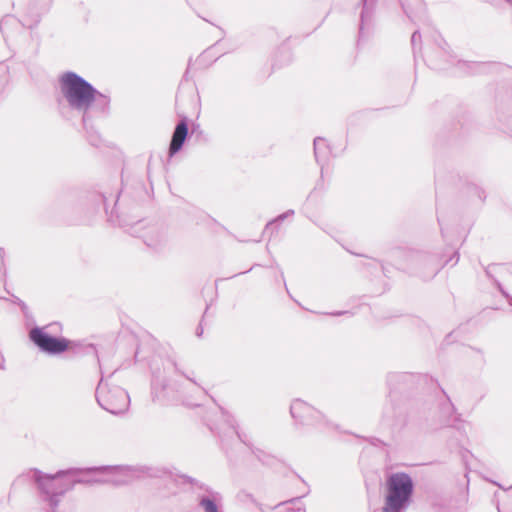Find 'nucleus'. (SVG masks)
I'll return each instance as SVG.
<instances>
[{
    "label": "nucleus",
    "instance_id": "obj_1",
    "mask_svg": "<svg viewBox=\"0 0 512 512\" xmlns=\"http://www.w3.org/2000/svg\"><path fill=\"white\" fill-rule=\"evenodd\" d=\"M384 512H399L410 498L413 491V483L409 475L394 473L386 482Z\"/></svg>",
    "mask_w": 512,
    "mask_h": 512
},
{
    "label": "nucleus",
    "instance_id": "obj_2",
    "mask_svg": "<svg viewBox=\"0 0 512 512\" xmlns=\"http://www.w3.org/2000/svg\"><path fill=\"white\" fill-rule=\"evenodd\" d=\"M31 341L42 351L49 354H60L73 349L74 344L66 338L53 337L41 328H34L30 331Z\"/></svg>",
    "mask_w": 512,
    "mask_h": 512
},
{
    "label": "nucleus",
    "instance_id": "obj_3",
    "mask_svg": "<svg viewBox=\"0 0 512 512\" xmlns=\"http://www.w3.org/2000/svg\"><path fill=\"white\" fill-rule=\"evenodd\" d=\"M62 92L67 96H94L96 90L82 77L73 72H66L59 78Z\"/></svg>",
    "mask_w": 512,
    "mask_h": 512
},
{
    "label": "nucleus",
    "instance_id": "obj_4",
    "mask_svg": "<svg viewBox=\"0 0 512 512\" xmlns=\"http://www.w3.org/2000/svg\"><path fill=\"white\" fill-rule=\"evenodd\" d=\"M187 134H188L187 124L185 122L179 123L175 128V131L173 133L172 140L170 143V153L171 154H174L181 149V147L187 137Z\"/></svg>",
    "mask_w": 512,
    "mask_h": 512
},
{
    "label": "nucleus",
    "instance_id": "obj_5",
    "mask_svg": "<svg viewBox=\"0 0 512 512\" xmlns=\"http://www.w3.org/2000/svg\"><path fill=\"white\" fill-rule=\"evenodd\" d=\"M482 75H512V69L504 64L497 62H482Z\"/></svg>",
    "mask_w": 512,
    "mask_h": 512
},
{
    "label": "nucleus",
    "instance_id": "obj_6",
    "mask_svg": "<svg viewBox=\"0 0 512 512\" xmlns=\"http://www.w3.org/2000/svg\"><path fill=\"white\" fill-rule=\"evenodd\" d=\"M306 409H309V407L300 400H296L291 406V412L293 417H297V413Z\"/></svg>",
    "mask_w": 512,
    "mask_h": 512
},
{
    "label": "nucleus",
    "instance_id": "obj_7",
    "mask_svg": "<svg viewBox=\"0 0 512 512\" xmlns=\"http://www.w3.org/2000/svg\"><path fill=\"white\" fill-rule=\"evenodd\" d=\"M201 505L203 506L205 512H218L214 502L209 499H203Z\"/></svg>",
    "mask_w": 512,
    "mask_h": 512
},
{
    "label": "nucleus",
    "instance_id": "obj_8",
    "mask_svg": "<svg viewBox=\"0 0 512 512\" xmlns=\"http://www.w3.org/2000/svg\"><path fill=\"white\" fill-rule=\"evenodd\" d=\"M57 481V477H44L39 480V484L41 487H47L50 484H53Z\"/></svg>",
    "mask_w": 512,
    "mask_h": 512
},
{
    "label": "nucleus",
    "instance_id": "obj_9",
    "mask_svg": "<svg viewBox=\"0 0 512 512\" xmlns=\"http://www.w3.org/2000/svg\"><path fill=\"white\" fill-rule=\"evenodd\" d=\"M72 99H73L72 105H79L80 101L84 100L85 98L78 97V98H72Z\"/></svg>",
    "mask_w": 512,
    "mask_h": 512
},
{
    "label": "nucleus",
    "instance_id": "obj_10",
    "mask_svg": "<svg viewBox=\"0 0 512 512\" xmlns=\"http://www.w3.org/2000/svg\"><path fill=\"white\" fill-rule=\"evenodd\" d=\"M416 36H417V34H416V33H414V34H413V36H412V40H413V41H415Z\"/></svg>",
    "mask_w": 512,
    "mask_h": 512
},
{
    "label": "nucleus",
    "instance_id": "obj_11",
    "mask_svg": "<svg viewBox=\"0 0 512 512\" xmlns=\"http://www.w3.org/2000/svg\"><path fill=\"white\" fill-rule=\"evenodd\" d=\"M505 1L512 5V0H505Z\"/></svg>",
    "mask_w": 512,
    "mask_h": 512
}]
</instances>
